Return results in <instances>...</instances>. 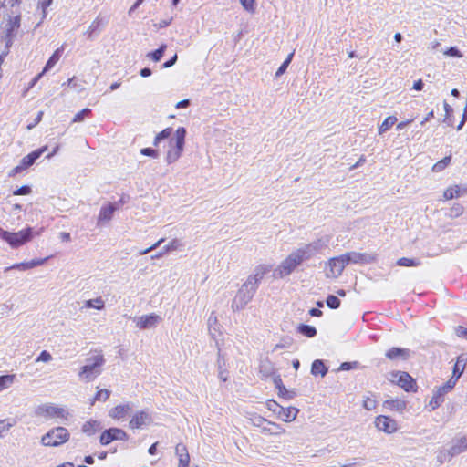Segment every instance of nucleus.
Wrapping results in <instances>:
<instances>
[{"label":"nucleus","mask_w":467,"mask_h":467,"mask_svg":"<svg viewBox=\"0 0 467 467\" xmlns=\"http://www.w3.org/2000/svg\"><path fill=\"white\" fill-rule=\"evenodd\" d=\"M329 241L330 239L327 236L321 237L293 250L273 269V277L275 279H284L289 276L304 262L310 260L317 254L326 249Z\"/></svg>","instance_id":"f257e3e1"},{"label":"nucleus","mask_w":467,"mask_h":467,"mask_svg":"<svg viewBox=\"0 0 467 467\" xmlns=\"http://www.w3.org/2000/svg\"><path fill=\"white\" fill-rule=\"evenodd\" d=\"M106 360L101 351H97L96 354L86 359V364L79 368L78 373V379L81 381L91 382L102 373V368Z\"/></svg>","instance_id":"f03ea898"},{"label":"nucleus","mask_w":467,"mask_h":467,"mask_svg":"<svg viewBox=\"0 0 467 467\" xmlns=\"http://www.w3.org/2000/svg\"><path fill=\"white\" fill-rule=\"evenodd\" d=\"M42 229L34 231L32 227H26L18 232H8L0 227V239L7 243L11 248L16 249L30 242L34 236H39Z\"/></svg>","instance_id":"7ed1b4c3"},{"label":"nucleus","mask_w":467,"mask_h":467,"mask_svg":"<svg viewBox=\"0 0 467 467\" xmlns=\"http://www.w3.org/2000/svg\"><path fill=\"white\" fill-rule=\"evenodd\" d=\"M185 128L180 127L176 130L174 139L169 142V150L165 158L168 164L174 163L182 156L185 145Z\"/></svg>","instance_id":"20e7f679"},{"label":"nucleus","mask_w":467,"mask_h":467,"mask_svg":"<svg viewBox=\"0 0 467 467\" xmlns=\"http://www.w3.org/2000/svg\"><path fill=\"white\" fill-rule=\"evenodd\" d=\"M35 414L45 419H61L67 420L70 417L69 411L65 407L53 403L43 404L36 408Z\"/></svg>","instance_id":"39448f33"},{"label":"nucleus","mask_w":467,"mask_h":467,"mask_svg":"<svg viewBox=\"0 0 467 467\" xmlns=\"http://www.w3.org/2000/svg\"><path fill=\"white\" fill-rule=\"evenodd\" d=\"M69 431L64 427H56L47 431L41 439L44 446L57 447L69 440Z\"/></svg>","instance_id":"423d86ee"},{"label":"nucleus","mask_w":467,"mask_h":467,"mask_svg":"<svg viewBox=\"0 0 467 467\" xmlns=\"http://www.w3.org/2000/svg\"><path fill=\"white\" fill-rule=\"evenodd\" d=\"M255 292L256 289L254 286L244 282L233 299L232 309L234 311L243 310L253 299Z\"/></svg>","instance_id":"0eeeda50"},{"label":"nucleus","mask_w":467,"mask_h":467,"mask_svg":"<svg viewBox=\"0 0 467 467\" xmlns=\"http://www.w3.org/2000/svg\"><path fill=\"white\" fill-rule=\"evenodd\" d=\"M47 150V146H44L42 148H39L31 153L25 156L19 162L18 165H16L15 168H13L9 171V176H16L19 173H21L23 171L26 170L27 168L31 167L35 161Z\"/></svg>","instance_id":"6e6552de"},{"label":"nucleus","mask_w":467,"mask_h":467,"mask_svg":"<svg viewBox=\"0 0 467 467\" xmlns=\"http://www.w3.org/2000/svg\"><path fill=\"white\" fill-rule=\"evenodd\" d=\"M347 265L348 263L344 254L329 259L327 263L326 276L327 278L338 277Z\"/></svg>","instance_id":"1a4fd4ad"},{"label":"nucleus","mask_w":467,"mask_h":467,"mask_svg":"<svg viewBox=\"0 0 467 467\" xmlns=\"http://www.w3.org/2000/svg\"><path fill=\"white\" fill-rule=\"evenodd\" d=\"M118 202H106L99 210L97 218V226L102 227L108 224L113 218L115 212L119 209Z\"/></svg>","instance_id":"9d476101"},{"label":"nucleus","mask_w":467,"mask_h":467,"mask_svg":"<svg viewBox=\"0 0 467 467\" xmlns=\"http://www.w3.org/2000/svg\"><path fill=\"white\" fill-rule=\"evenodd\" d=\"M153 419L151 414L147 410L136 411L129 421V427L132 430L142 429L150 426Z\"/></svg>","instance_id":"9b49d317"},{"label":"nucleus","mask_w":467,"mask_h":467,"mask_svg":"<svg viewBox=\"0 0 467 467\" xmlns=\"http://www.w3.org/2000/svg\"><path fill=\"white\" fill-rule=\"evenodd\" d=\"M456 384H454L450 379L443 384L442 386L438 387L434 392L431 400H430V406L431 407V410L437 409L439 406H441L444 401V396L451 391Z\"/></svg>","instance_id":"f8f14e48"},{"label":"nucleus","mask_w":467,"mask_h":467,"mask_svg":"<svg viewBox=\"0 0 467 467\" xmlns=\"http://www.w3.org/2000/svg\"><path fill=\"white\" fill-rule=\"evenodd\" d=\"M270 271H273L271 265L262 264L257 265L253 273L247 277L245 283L249 284V285L254 286L256 290L259 286V284L264 279L265 275L268 274Z\"/></svg>","instance_id":"ddd939ff"},{"label":"nucleus","mask_w":467,"mask_h":467,"mask_svg":"<svg viewBox=\"0 0 467 467\" xmlns=\"http://www.w3.org/2000/svg\"><path fill=\"white\" fill-rule=\"evenodd\" d=\"M128 434L121 429L110 428L104 431L99 438V442L102 445H108L113 441H127Z\"/></svg>","instance_id":"4468645a"},{"label":"nucleus","mask_w":467,"mask_h":467,"mask_svg":"<svg viewBox=\"0 0 467 467\" xmlns=\"http://www.w3.org/2000/svg\"><path fill=\"white\" fill-rule=\"evenodd\" d=\"M392 380H397L398 385L401 387L405 391H416L417 386L415 380L407 372H395L392 373Z\"/></svg>","instance_id":"2eb2a0df"},{"label":"nucleus","mask_w":467,"mask_h":467,"mask_svg":"<svg viewBox=\"0 0 467 467\" xmlns=\"http://www.w3.org/2000/svg\"><path fill=\"white\" fill-rule=\"evenodd\" d=\"M374 423L379 431L388 434L394 433L398 430L397 421L388 416L379 415L376 417Z\"/></svg>","instance_id":"dca6fc26"},{"label":"nucleus","mask_w":467,"mask_h":467,"mask_svg":"<svg viewBox=\"0 0 467 467\" xmlns=\"http://www.w3.org/2000/svg\"><path fill=\"white\" fill-rule=\"evenodd\" d=\"M134 321L136 323V327L139 329H150L156 327L157 325L161 321V317L155 313H151L150 315H143L141 317H136Z\"/></svg>","instance_id":"f3484780"},{"label":"nucleus","mask_w":467,"mask_h":467,"mask_svg":"<svg viewBox=\"0 0 467 467\" xmlns=\"http://www.w3.org/2000/svg\"><path fill=\"white\" fill-rule=\"evenodd\" d=\"M348 265L353 264H371L376 262L377 255L367 253L350 252L344 254Z\"/></svg>","instance_id":"a211bd4d"},{"label":"nucleus","mask_w":467,"mask_h":467,"mask_svg":"<svg viewBox=\"0 0 467 467\" xmlns=\"http://www.w3.org/2000/svg\"><path fill=\"white\" fill-rule=\"evenodd\" d=\"M274 405H275L278 408V411H277L278 417L283 421H285V422L293 421L296 418V416L299 412L298 409H296L295 407L284 408L282 406H279L276 402H274Z\"/></svg>","instance_id":"6ab92c4d"},{"label":"nucleus","mask_w":467,"mask_h":467,"mask_svg":"<svg viewBox=\"0 0 467 467\" xmlns=\"http://www.w3.org/2000/svg\"><path fill=\"white\" fill-rule=\"evenodd\" d=\"M131 410L132 406L129 402L119 404L109 410V416L114 420H120L123 419L127 414H129Z\"/></svg>","instance_id":"aec40b11"},{"label":"nucleus","mask_w":467,"mask_h":467,"mask_svg":"<svg viewBox=\"0 0 467 467\" xmlns=\"http://www.w3.org/2000/svg\"><path fill=\"white\" fill-rule=\"evenodd\" d=\"M20 26V16H16L11 18L6 24V46L10 47L13 43L14 32L16 31Z\"/></svg>","instance_id":"412c9836"},{"label":"nucleus","mask_w":467,"mask_h":467,"mask_svg":"<svg viewBox=\"0 0 467 467\" xmlns=\"http://www.w3.org/2000/svg\"><path fill=\"white\" fill-rule=\"evenodd\" d=\"M385 355L389 360H406L410 355V350L408 348H391Z\"/></svg>","instance_id":"4be33fe9"},{"label":"nucleus","mask_w":467,"mask_h":467,"mask_svg":"<svg viewBox=\"0 0 467 467\" xmlns=\"http://www.w3.org/2000/svg\"><path fill=\"white\" fill-rule=\"evenodd\" d=\"M467 194V187L454 185L447 188L443 192V198L446 201L459 198L462 195Z\"/></svg>","instance_id":"5701e85b"},{"label":"nucleus","mask_w":467,"mask_h":467,"mask_svg":"<svg viewBox=\"0 0 467 467\" xmlns=\"http://www.w3.org/2000/svg\"><path fill=\"white\" fill-rule=\"evenodd\" d=\"M465 359L462 356H460L457 358V360L453 367V371L451 377L449 379L451 381H452L454 384L457 383L458 379L462 375L464 369H465Z\"/></svg>","instance_id":"b1692460"},{"label":"nucleus","mask_w":467,"mask_h":467,"mask_svg":"<svg viewBox=\"0 0 467 467\" xmlns=\"http://www.w3.org/2000/svg\"><path fill=\"white\" fill-rule=\"evenodd\" d=\"M465 451H467V437L454 439L451 446V453L456 456Z\"/></svg>","instance_id":"393cba45"},{"label":"nucleus","mask_w":467,"mask_h":467,"mask_svg":"<svg viewBox=\"0 0 467 467\" xmlns=\"http://www.w3.org/2000/svg\"><path fill=\"white\" fill-rule=\"evenodd\" d=\"M182 247V243L178 239H172L167 245H165L161 252L151 256V259H159L162 257L165 254L176 251Z\"/></svg>","instance_id":"a878e982"},{"label":"nucleus","mask_w":467,"mask_h":467,"mask_svg":"<svg viewBox=\"0 0 467 467\" xmlns=\"http://www.w3.org/2000/svg\"><path fill=\"white\" fill-rule=\"evenodd\" d=\"M64 50H65V44H63L60 47H58L55 50L53 55L47 60V62L44 67V72H47L48 70H50L52 67H55V65L59 61L60 57H62Z\"/></svg>","instance_id":"bb28decb"},{"label":"nucleus","mask_w":467,"mask_h":467,"mask_svg":"<svg viewBox=\"0 0 467 467\" xmlns=\"http://www.w3.org/2000/svg\"><path fill=\"white\" fill-rule=\"evenodd\" d=\"M100 429L101 423L99 420H95L86 421L81 428L82 431L88 436L94 435Z\"/></svg>","instance_id":"cd10ccee"},{"label":"nucleus","mask_w":467,"mask_h":467,"mask_svg":"<svg viewBox=\"0 0 467 467\" xmlns=\"http://www.w3.org/2000/svg\"><path fill=\"white\" fill-rule=\"evenodd\" d=\"M175 454L177 455L180 463L189 465L190 455L186 445L182 443L177 444L175 447Z\"/></svg>","instance_id":"c85d7f7f"},{"label":"nucleus","mask_w":467,"mask_h":467,"mask_svg":"<svg viewBox=\"0 0 467 467\" xmlns=\"http://www.w3.org/2000/svg\"><path fill=\"white\" fill-rule=\"evenodd\" d=\"M384 407L390 410L402 412L406 408V402L401 400H388L384 402Z\"/></svg>","instance_id":"c756f323"},{"label":"nucleus","mask_w":467,"mask_h":467,"mask_svg":"<svg viewBox=\"0 0 467 467\" xmlns=\"http://www.w3.org/2000/svg\"><path fill=\"white\" fill-rule=\"evenodd\" d=\"M84 308H94L97 310H103L105 308V301L101 296L88 299L84 302Z\"/></svg>","instance_id":"7c9ffc66"},{"label":"nucleus","mask_w":467,"mask_h":467,"mask_svg":"<svg viewBox=\"0 0 467 467\" xmlns=\"http://www.w3.org/2000/svg\"><path fill=\"white\" fill-rule=\"evenodd\" d=\"M217 366H218V377L222 381L225 382L228 379V372L224 368L225 359H224L223 356L221 355L220 352L218 353Z\"/></svg>","instance_id":"2f4dec72"},{"label":"nucleus","mask_w":467,"mask_h":467,"mask_svg":"<svg viewBox=\"0 0 467 467\" xmlns=\"http://www.w3.org/2000/svg\"><path fill=\"white\" fill-rule=\"evenodd\" d=\"M327 368L325 366L324 362L320 359H316L312 363L311 373L315 376L320 375L321 377L326 376L327 373Z\"/></svg>","instance_id":"473e14b6"},{"label":"nucleus","mask_w":467,"mask_h":467,"mask_svg":"<svg viewBox=\"0 0 467 467\" xmlns=\"http://www.w3.org/2000/svg\"><path fill=\"white\" fill-rule=\"evenodd\" d=\"M297 332L306 337H314L317 335V329L309 325L300 324L297 327Z\"/></svg>","instance_id":"72a5a7b5"},{"label":"nucleus","mask_w":467,"mask_h":467,"mask_svg":"<svg viewBox=\"0 0 467 467\" xmlns=\"http://www.w3.org/2000/svg\"><path fill=\"white\" fill-rule=\"evenodd\" d=\"M166 48H167V45L161 44L158 49H156L153 52L148 53L147 57L152 59L154 62H158L163 57Z\"/></svg>","instance_id":"f704fd0d"},{"label":"nucleus","mask_w":467,"mask_h":467,"mask_svg":"<svg viewBox=\"0 0 467 467\" xmlns=\"http://www.w3.org/2000/svg\"><path fill=\"white\" fill-rule=\"evenodd\" d=\"M101 26V19L96 18L88 26L86 35L88 38L91 39L95 33L99 32Z\"/></svg>","instance_id":"c9c22d12"},{"label":"nucleus","mask_w":467,"mask_h":467,"mask_svg":"<svg viewBox=\"0 0 467 467\" xmlns=\"http://www.w3.org/2000/svg\"><path fill=\"white\" fill-rule=\"evenodd\" d=\"M397 121V118L395 116H389L385 119L382 124L379 128V133L383 134L389 129H390Z\"/></svg>","instance_id":"e433bc0d"},{"label":"nucleus","mask_w":467,"mask_h":467,"mask_svg":"<svg viewBox=\"0 0 467 467\" xmlns=\"http://www.w3.org/2000/svg\"><path fill=\"white\" fill-rule=\"evenodd\" d=\"M15 424L14 420H0V438L4 437Z\"/></svg>","instance_id":"4c0bfd02"},{"label":"nucleus","mask_w":467,"mask_h":467,"mask_svg":"<svg viewBox=\"0 0 467 467\" xmlns=\"http://www.w3.org/2000/svg\"><path fill=\"white\" fill-rule=\"evenodd\" d=\"M110 393L109 389H99L91 400V405H94L96 401H106L110 397Z\"/></svg>","instance_id":"58836bf2"},{"label":"nucleus","mask_w":467,"mask_h":467,"mask_svg":"<svg viewBox=\"0 0 467 467\" xmlns=\"http://www.w3.org/2000/svg\"><path fill=\"white\" fill-rule=\"evenodd\" d=\"M15 380V375H4L0 377V391L8 389Z\"/></svg>","instance_id":"ea45409f"},{"label":"nucleus","mask_w":467,"mask_h":467,"mask_svg":"<svg viewBox=\"0 0 467 467\" xmlns=\"http://www.w3.org/2000/svg\"><path fill=\"white\" fill-rule=\"evenodd\" d=\"M377 407V400L374 395L365 396L363 400V408L367 410H372Z\"/></svg>","instance_id":"a19ab883"},{"label":"nucleus","mask_w":467,"mask_h":467,"mask_svg":"<svg viewBox=\"0 0 467 467\" xmlns=\"http://www.w3.org/2000/svg\"><path fill=\"white\" fill-rule=\"evenodd\" d=\"M450 163L451 156L444 157L442 160L439 161L433 165L432 171L434 172H440L443 171Z\"/></svg>","instance_id":"79ce46f5"},{"label":"nucleus","mask_w":467,"mask_h":467,"mask_svg":"<svg viewBox=\"0 0 467 467\" xmlns=\"http://www.w3.org/2000/svg\"><path fill=\"white\" fill-rule=\"evenodd\" d=\"M443 106H444V110H445V118L443 119V122H445L448 126H452L453 125V119H452L453 109L446 101L444 102Z\"/></svg>","instance_id":"37998d69"},{"label":"nucleus","mask_w":467,"mask_h":467,"mask_svg":"<svg viewBox=\"0 0 467 467\" xmlns=\"http://www.w3.org/2000/svg\"><path fill=\"white\" fill-rule=\"evenodd\" d=\"M455 455H452L451 453V448L449 450H442V451H440L438 455H437V462L440 463V464H442L444 463L445 462H448L450 461L452 457H454Z\"/></svg>","instance_id":"c03bdc74"},{"label":"nucleus","mask_w":467,"mask_h":467,"mask_svg":"<svg viewBox=\"0 0 467 467\" xmlns=\"http://www.w3.org/2000/svg\"><path fill=\"white\" fill-rule=\"evenodd\" d=\"M69 86L75 88L78 92H81L84 90V86L81 82H79L76 77L69 78L67 82L63 83L62 86Z\"/></svg>","instance_id":"a18cd8bd"},{"label":"nucleus","mask_w":467,"mask_h":467,"mask_svg":"<svg viewBox=\"0 0 467 467\" xmlns=\"http://www.w3.org/2000/svg\"><path fill=\"white\" fill-rule=\"evenodd\" d=\"M239 1L246 12H248L250 14L255 13V10H256L255 0H239Z\"/></svg>","instance_id":"49530a36"},{"label":"nucleus","mask_w":467,"mask_h":467,"mask_svg":"<svg viewBox=\"0 0 467 467\" xmlns=\"http://www.w3.org/2000/svg\"><path fill=\"white\" fill-rule=\"evenodd\" d=\"M397 265L400 266H407V267L418 266L420 265V261H418L416 259H412V258L402 257L397 261Z\"/></svg>","instance_id":"de8ad7c7"},{"label":"nucleus","mask_w":467,"mask_h":467,"mask_svg":"<svg viewBox=\"0 0 467 467\" xmlns=\"http://www.w3.org/2000/svg\"><path fill=\"white\" fill-rule=\"evenodd\" d=\"M90 114H91V109L86 108V109L80 110L79 112H78L74 116L72 122H74V123L82 122L85 119V118L89 117Z\"/></svg>","instance_id":"09e8293b"},{"label":"nucleus","mask_w":467,"mask_h":467,"mask_svg":"<svg viewBox=\"0 0 467 467\" xmlns=\"http://www.w3.org/2000/svg\"><path fill=\"white\" fill-rule=\"evenodd\" d=\"M293 55L294 53H291L289 54V56L286 57V59L283 62V64L279 67V68L277 69V71L275 72V77L276 78H279L280 76H282L287 67L289 66V64L291 63V60H292V57H293Z\"/></svg>","instance_id":"8fccbe9b"},{"label":"nucleus","mask_w":467,"mask_h":467,"mask_svg":"<svg viewBox=\"0 0 467 467\" xmlns=\"http://www.w3.org/2000/svg\"><path fill=\"white\" fill-rule=\"evenodd\" d=\"M463 211V206L459 203H456L450 209L449 216L451 218L459 217L460 215L462 214Z\"/></svg>","instance_id":"3c124183"},{"label":"nucleus","mask_w":467,"mask_h":467,"mask_svg":"<svg viewBox=\"0 0 467 467\" xmlns=\"http://www.w3.org/2000/svg\"><path fill=\"white\" fill-rule=\"evenodd\" d=\"M327 305L331 309H337L340 306V300L338 299L337 296L329 295L327 297Z\"/></svg>","instance_id":"603ef678"},{"label":"nucleus","mask_w":467,"mask_h":467,"mask_svg":"<svg viewBox=\"0 0 467 467\" xmlns=\"http://www.w3.org/2000/svg\"><path fill=\"white\" fill-rule=\"evenodd\" d=\"M52 360V355L47 351V350H43L41 351V353L38 355V357L36 358V362H49Z\"/></svg>","instance_id":"864d4df0"},{"label":"nucleus","mask_w":467,"mask_h":467,"mask_svg":"<svg viewBox=\"0 0 467 467\" xmlns=\"http://www.w3.org/2000/svg\"><path fill=\"white\" fill-rule=\"evenodd\" d=\"M11 269H17V270H21V271H26V270H28L30 268H29V265H28V262H23V263H17V264L13 265L12 266L6 267L5 269V271L7 272V271H9Z\"/></svg>","instance_id":"5fc2aeb1"},{"label":"nucleus","mask_w":467,"mask_h":467,"mask_svg":"<svg viewBox=\"0 0 467 467\" xmlns=\"http://www.w3.org/2000/svg\"><path fill=\"white\" fill-rule=\"evenodd\" d=\"M48 259H49V257L41 258V259H33L28 262L29 268L32 269L34 267L40 266V265H44Z\"/></svg>","instance_id":"6e6d98bb"},{"label":"nucleus","mask_w":467,"mask_h":467,"mask_svg":"<svg viewBox=\"0 0 467 467\" xmlns=\"http://www.w3.org/2000/svg\"><path fill=\"white\" fill-rule=\"evenodd\" d=\"M140 153L144 156H150L152 158H157L159 156L158 151L151 148H143L140 150Z\"/></svg>","instance_id":"4d7b16f0"},{"label":"nucleus","mask_w":467,"mask_h":467,"mask_svg":"<svg viewBox=\"0 0 467 467\" xmlns=\"http://www.w3.org/2000/svg\"><path fill=\"white\" fill-rule=\"evenodd\" d=\"M31 192V188L27 185H24L14 192L15 195H27Z\"/></svg>","instance_id":"13d9d810"},{"label":"nucleus","mask_w":467,"mask_h":467,"mask_svg":"<svg viewBox=\"0 0 467 467\" xmlns=\"http://www.w3.org/2000/svg\"><path fill=\"white\" fill-rule=\"evenodd\" d=\"M52 1L53 0H41L40 3H39V7L42 9L43 11V18L46 17L47 16V7H49L52 4Z\"/></svg>","instance_id":"bf43d9fd"},{"label":"nucleus","mask_w":467,"mask_h":467,"mask_svg":"<svg viewBox=\"0 0 467 467\" xmlns=\"http://www.w3.org/2000/svg\"><path fill=\"white\" fill-rule=\"evenodd\" d=\"M164 242V239L161 238L160 239L158 242H156L154 244H152L150 247L145 249V250H142L140 252V254L143 255V254H146L148 253H150V251L152 250H155L157 247H159L161 245V244H162Z\"/></svg>","instance_id":"052dcab7"},{"label":"nucleus","mask_w":467,"mask_h":467,"mask_svg":"<svg viewBox=\"0 0 467 467\" xmlns=\"http://www.w3.org/2000/svg\"><path fill=\"white\" fill-rule=\"evenodd\" d=\"M447 55H450V56H452V57H462V54L461 52L459 51V49L455 47H451L447 52H446Z\"/></svg>","instance_id":"680f3d73"},{"label":"nucleus","mask_w":467,"mask_h":467,"mask_svg":"<svg viewBox=\"0 0 467 467\" xmlns=\"http://www.w3.org/2000/svg\"><path fill=\"white\" fill-rule=\"evenodd\" d=\"M171 134V129L167 128V129H164L162 131H161L157 136L159 137V139L163 140V139L170 137Z\"/></svg>","instance_id":"e2e57ef3"},{"label":"nucleus","mask_w":467,"mask_h":467,"mask_svg":"<svg viewBox=\"0 0 467 467\" xmlns=\"http://www.w3.org/2000/svg\"><path fill=\"white\" fill-rule=\"evenodd\" d=\"M455 333L458 337H463L467 333V328L462 326H459L455 328Z\"/></svg>","instance_id":"0e129e2a"},{"label":"nucleus","mask_w":467,"mask_h":467,"mask_svg":"<svg viewBox=\"0 0 467 467\" xmlns=\"http://www.w3.org/2000/svg\"><path fill=\"white\" fill-rule=\"evenodd\" d=\"M177 58H178V57H177V55L175 54V55H174V56H173L170 60L166 61V62L163 64V66H162V67H163L164 68H168V67H172V66L176 63Z\"/></svg>","instance_id":"69168bd1"},{"label":"nucleus","mask_w":467,"mask_h":467,"mask_svg":"<svg viewBox=\"0 0 467 467\" xmlns=\"http://www.w3.org/2000/svg\"><path fill=\"white\" fill-rule=\"evenodd\" d=\"M59 238L62 242H69L71 240V236L69 233L62 232L59 234Z\"/></svg>","instance_id":"338daca9"},{"label":"nucleus","mask_w":467,"mask_h":467,"mask_svg":"<svg viewBox=\"0 0 467 467\" xmlns=\"http://www.w3.org/2000/svg\"><path fill=\"white\" fill-rule=\"evenodd\" d=\"M356 363H350V362H343L341 365H340V369L341 370H349L351 368H354Z\"/></svg>","instance_id":"774afa93"}]
</instances>
